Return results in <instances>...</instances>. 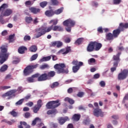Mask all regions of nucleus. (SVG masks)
Masks as SVG:
<instances>
[{
	"mask_svg": "<svg viewBox=\"0 0 128 128\" xmlns=\"http://www.w3.org/2000/svg\"><path fill=\"white\" fill-rule=\"evenodd\" d=\"M102 44L97 41H92L90 42L87 47L86 50L88 52H92L93 51H98L102 48Z\"/></svg>",
	"mask_w": 128,
	"mask_h": 128,
	"instance_id": "1",
	"label": "nucleus"
},
{
	"mask_svg": "<svg viewBox=\"0 0 128 128\" xmlns=\"http://www.w3.org/2000/svg\"><path fill=\"white\" fill-rule=\"evenodd\" d=\"M0 64H2L4 62H6L8 57L10 56V52H8V48L6 47L4 45H2L0 47Z\"/></svg>",
	"mask_w": 128,
	"mask_h": 128,
	"instance_id": "2",
	"label": "nucleus"
},
{
	"mask_svg": "<svg viewBox=\"0 0 128 128\" xmlns=\"http://www.w3.org/2000/svg\"><path fill=\"white\" fill-rule=\"evenodd\" d=\"M61 105L60 99H57V100H54L52 101H49V115L50 114H53V115H56L58 111L56 108L58 107Z\"/></svg>",
	"mask_w": 128,
	"mask_h": 128,
	"instance_id": "3",
	"label": "nucleus"
},
{
	"mask_svg": "<svg viewBox=\"0 0 128 128\" xmlns=\"http://www.w3.org/2000/svg\"><path fill=\"white\" fill-rule=\"evenodd\" d=\"M128 23H120L118 28L113 31V40L114 38H118L120 32L124 31V28L128 29Z\"/></svg>",
	"mask_w": 128,
	"mask_h": 128,
	"instance_id": "4",
	"label": "nucleus"
},
{
	"mask_svg": "<svg viewBox=\"0 0 128 128\" xmlns=\"http://www.w3.org/2000/svg\"><path fill=\"white\" fill-rule=\"evenodd\" d=\"M66 68V65L64 63H59L54 65V68L56 70V71L58 74L60 73L68 74L69 72L68 68Z\"/></svg>",
	"mask_w": 128,
	"mask_h": 128,
	"instance_id": "5",
	"label": "nucleus"
},
{
	"mask_svg": "<svg viewBox=\"0 0 128 128\" xmlns=\"http://www.w3.org/2000/svg\"><path fill=\"white\" fill-rule=\"evenodd\" d=\"M62 24L64 26H66V30L67 32H71L72 27H74L76 25V21L70 18L67 19L64 21Z\"/></svg>",
	"mask_w": 128,
	"mask_h": 128,
	"instance_id": "6",
	"label": "nucleus"
},
{
	"mask_svg": "<svg viewBox=\"0 0 128 128\" xmlns=\"http://www.w3.org/2000/svg\"><path fill=\"white\" fill-rule=\"evenodd\" d=\"M38 66V64L35 65H29L27 66L24 70V75L25 76H29V74H30L34 72V70Z\"/></svg>",
	"mask_w": 128,
	"mask_h": 128,
	"instance_id": "7",
	"label": "nucleus"
},
{
	"mask_svg": "<svg viewBox=\"0 0 128 128\" xmlns=\"http://www.w3.org/2000/svg\"><path fill=\"white\" fill-rule=\"evenodd\" d=\"M72 64L74 65V66H72V71L74 73H76V72L80 70L81 66L84 65V62L81 61L78 62V60H73Z\"/></svg>",
	"mask_w": 128,
	"mask_h": 128,
	"instance_id": "8",
	"label": "nucleus"
},
{
	"mask_svg": "<svg viewBox=\"0 0 128 128\" xmlns=\"http://www.w3.org/2000/svg\"><path fill=\"white\" fill-rule=\"evenodd\" d=\"M128 76V69H124L122 71L118 73V80H124Z\"/></svg>",
	"mask_w": 128,
	"mask_h": 128,
	"instance_id": "9",
	"label": "nucleus"
},
{
	"mask_svg": "<svg viewBox=\"0 0 128 128\" xmlns=\"http://www.w3.org/2000/svg\"><path fill=\"white\" fill-rule=\"evenodd\" d=\"M93 114L94 116L96 117H99L100 116L101 117H104V112L102 111V109L100 108V106L98 105V107L97 108H94V110H93Z\"/></svg>",
	"mask_w": 128,
	"mask_h": 128,
	"instance_id": "10",
	"label": "nucleus"
},
{
	"mask_svg": "<svg viewBox=\"0 0 128 128\" xmlns=\"http://www.w3.org/2000/svg\"><path fill=\"white\" fill-rule=\"evenodd\" d=\"M121 54V52H118L116 55L113 56L112 60H114V66H116V69L118 65L119 62L120 61V56Z\"/></svg>",
	"mask_w": 128,
	"mask_h": 128,
	"instance_id": "11",
	"label": "nucleus"
},
{
	"mask_svg": "<svg viewBox=\"0 0 128 128\" xmlns=\"http://www.w3.org/2000/svg\"><path fill=\"white\" fill-rule=\"evenodd\" d=\"M38 32L36 35V38H38L42 36H43V34H44L46 32H48V28H46V27H42L38 30Z\"/></svg>",
	"mask_w": 128,
	"mask_h": 128,
	"instance_id": "12",
	"label": "nucleus"
},
{
	"mask_svg": "<svg viewBox=\"0 0 128 128\" xmlns=\"http://www.w3.org/2000/svg\"><path fill=\"white\" fill-rule=\"evenodd\" d=\"M16 92V90H12L3 94L2 95V98H6V96H8L9 98H8V100H10V98H12V96H16V94H14Z\"/></svg>",
	"mask_w": 128,
	"mask_h": 128,
	"instance_id": "13",
	"label": "nucleus"
},
{
	"mask_svg": "<svg viewBox=\"0 0 128 128\" xmlns=\"http://www.w3.org/2000/svg\"><path fill=\"white\" fill-rule=\"evenodd\" d=\"M50 45V47H54L56 46L58 48H60L62 47V46L63 42L62 41H54L53 42H51Z\"/></svg>",
	"mask_w": 128,
	"mask_h": 128,
	"instance_id": "14",
	"label": "nucleus"
},
{
	"mask_svg": "<svg viewBox=\"0 0 128 128\" xmlns=\"http://www.w3.org/2000/svg\"><path fill=\"white\" fill-rule=\"evenodd\" d=\"M70 118L68 116H64V117H59L58 118V122L60 125H62L66 121H69Z\"/></svg>",
	"mask_w": 128,
	"mask_h": 128,
	"instance_id": "15",
	"label": "nucleus"
},
{
	"mask_svg": "<svg viewBox=\"0 0 128 128\" xmlns=\"http://www.w3.org/2000/svg\"><path fill=\"white\" fill-rule=\"evenodd\" d=\"M51 30H53L54 31H62L63 28L61 26H58L56 25L54 27V25H52L49 27V32L50 31H51Z\"/></svg>",
	"mask_w": 128,
	"mask_h": 128,
	"instance_id": "16",
	"label": "nucleus"
},
{
	"mask_svg": "<svg viewBox=\"0 0 128 128\" xmlns=\"http://www.w3.org/2000/svg\"><path fill=\"white\" fill-rule=\"evenodd\" d=\"M12 14V9H6L2 14V16H10Z\"/></svg>",
	"mask_w": 128,
	"mask_h": 128,
	"instance_id": "17",
	"label": "nucleus"
},
{
	"mask_svg": "<svg viewBox=\"0 0 128 128\" xmlns=\"http://www.w3.org/2000/svg\"><path fill=\"white\" fill-rule=\"evenodd\" d=\"M48 80V74H44L40 75L39 77L38 78V82H44V80Z\"/></svg>",
	"mask_w": 128,
	"mask_h": 128,
	"instance_id": "18",
	"label": "nucleus"
},
{
	"mask_svg": "<svg viewBox=\"0 0 128 128\" xmlns=\"http://www.w3.org/2000/svg\"><path fill=\"white\" fill-rule=\"evenodd\" d=\"M29 10L31 12L34 14H38V12H40V9L38 8H36V7H30L29 8Z\"/></svg>",
	"mask_w": 128,
	"mask_h": 128,
	"instance_id": "19",
	"label": "nucleus"
},
{
	"mask_svg": "<svg viewBox=\"0 0 128 128\" xmlns=\"http://www.w3.org/2000/svg\"><path fill=\"white\" fill-rule=\"evenodd\" d=\"M70 51V47H67L66 48L60 49V50L58 52V53H62V54H68V53H69V52Z\"/></svg>",
	"mask_w": 128,
	"mask_h": 128,
	"instance_id": "20",
	"label": "nucleus"
},
{
	"mask_svg": "<svg viewBox=\"0 0 128 128\" xmlns=\"http://www.w3.org/2000/svg\"><path fill=\"white\" fill-rule=\"evenodd\" d=\"M81 117V114H78L76 113L74 114V115L72 117V120L74 121H79L80 120Z\"/></svg>",
	"mask_w": 128,
	"mask_h": 128,
	"instance_id": "21",
	"label": "nucleus"
},
{
	"mask_svg": "<svg viewBox=\"0 0 128 128\" xmlns=\"http://www.w3.org/2000/svg\"><path fill=\"white\" fill-rule=\"evenodd\" d=\"M106 40L110 41V40H114V34L112 32V34L109 32L108 33H106Z\"/></svg>",
	"mask_w": 128,
	"mask_h": 128,
	"instance_id": "22",
	"label": "nucleus"
},
{
	"mask_svg": "<svg viewBox=\"0 0 128 128\" xmlns=\"http://www.w3.org/2000/svg\"><path fill=\"white\" fill-rule=\"evenodd\" d=\"M26 50H28V48L26 46H20L18 49V52L19 54H22L24 53V52Z\"/></svg>",
	"mask_w": 128,
	"mask_h": 128,
	"instance_id": "23",
	"label": "nucleus"
},
{
	"mask_svg": "<svg viewBox=\"0 0 128 128\" xmlns=\"http://www.w3.org/2000/svg\"><path fill=\"white\" fill-rule=\"evenodd\" d=\"M8 68V66L7 64H4L0 68V72H6Z\"/></svg>",
	"mask_w": 128,
	"mask_h": 128,
	"instance_id": "24",
	"label": "nucleus"
},
{
	"mask_svg": "<svg viewBox=\"0 0 128 128\" xmlns=\"http://www.w3.org/2000/svg\"><path fill=\"white\" fill-rule=\"evenodd\" d=\"M64 100L68 102L70 104H74L75 102L74 99H72V98H70L69 97H66Z\"/></svg>",
	"mask_w": 128,
	"mask_h": 128,
	"instance_id": "25",
	"label": "nucleus"
},
{
	"mask_svg": "<svg viewBox=\"0 0 128 128\" xmlns=\"http://www.w3.org/2000/svg\"><path fill=\"white\" fill-rule=\"evenodd\" d=\"M37 122H42V119L40 118H36L32 122V126H36Z\"/></svg>",
	"mask_w": 128,
	"mask_h": 128,
	"instance_id": "26",
	"label": "nucleus"
},
{
	"mask_svg": "<svg viewBox=\"0 0 128 128\" xmlns=\"http://www.w3.org/2000/svg\"><path fill=\"white\" fill-rule=\"evenodd\" d=\"M29 50L30 52H36L38 50V47L35 45H33L30 48Z\"/></svg>",
	"mask_w": 128,
	"mask_h": 128,
	"instance_id": "27",
	"label": "nucleus"
},
{
	"mask_svg": "<svg viewBox=\"0 0 128 128\" xmlns=\"http://www.w3.org/2000/svg\"><path fill=\"white\" fill-rule=\"evenodd\" d=\"M10 114L14 118H16L18 116V112H16V110L14 109L12 111L10 112Z\"/></svg>",
	"mask_w": 128,
	"mask_h": 128,
	"instance_id": "28",
	"label": "nucleus"
},
{
	"mask_svg": "<svg viewBox=\"0 0 128 128\" xmlns=\"http://www.w3.org/2000/svg\"><path fill=\"white\" fill-rule=\"evenodd\" d=\"M33 112H34V114H38V112L40 110V107H38V106H36V105H35L34 107H33Z\"/></svg>",
	"mask_w": 128,
	"mask_h": 128,
	"instance_id": "29",
	"label": "nucleus"
},
{
	"mask_svg": "<svg viewBox=\"0 0 128 128\" xmlns=\"http://www.w3.org/2000/svg\"><path fill=\"white\" fill-rule=\"evenodd\" d=\"M64 9V7H61V8H60L59 9L56 10L55 14H56V15H58L59 14H60L63 12Z\"/></svg>",
	"mask_w": 128,
	"mask_h": 128,
	"instance_id": "30",
	"label": "nucleus"
},
{
	"mask_svg": "<svg viewBox=\"0 0 128 128\" xmlns=\"http://www.w3.org/2000/svg\"><path fill=\"white\" fill-rule=\"evenodd\" d=\"M25 22H27V24H30L32 22V18L30 16H26L25 18Z\"/></svg>",
	"mask_w": 128,
	"mask_h": 128,
	"instance_id": "31",
	"label": "nucleus"
},
{
	"mask_svg": "<svg viewBox=\"0 0 128 128\" xmlns=\"http://www.w3.org/2000/svg\"><path fill=\"white\" fill-rule=\"evenodd\" d=\"M84 38H78L75 42L76 45H80L83 42Z\"/></svg>",
	"mask_w": 128,
	"mask_h": 128,
	"instance_id": "32",
	"label": "nucleus"
},
{
	"mask_svg": "<svg viewBox=\"0 0 128 128\" xmlns=\"http://www.w3.org/2000/svg\"><path fill=\"white\" fill-rule=\"evenodd\" d=\"M42 104H43L42 100H38L37 104H36V106L40 108L42 106Z\"/></svg>",
	"mask_w": 128,
	"mask_h": 128,
	"instance_id": "33",
	"label": "nucleus"
},
{
	"mask_svg": "<svg viewBox=\"0 0 128 128\" xmlns=\"http://www.w3.org/2000/svg\"><path fill=\"white\" fill-rule=\"evenodd\" d=\"M40 6L41 8H44L45 6H48V2H42L40 3Z\"/></svg>",
	"mask_w": 128,
	"mask_h": 128,
	"instance_id": "34",
	"label": "nucleus"
},
{
	"mask_svg": "<svg viewBox=\"0 0 128 128\" xmlns=\"http://www.w3.org/2000/svg\"><path fill=\"white\" fill-rule=\"evenodd\" d=\"M48 56L46 57H43L39 60V62L40 64L42 62H48Z\"/></svg>",
	"mask_w": 128,
	"mask_h": 128,
	"instance_id": "35",
	"label": "nucleus"
},
{
	"mask_svg": "<svg viewBox=\"0 0 128 128\" xmlns=\"http://www.w3.org/2000/svg\"><path fill=\"white\" fill-rule=\"evenodd\" d=\"M24 99L22 98L20 100H19L18 102H16L15 104L16 106H22V103L24 102Z\"/></svg>",
	"mask_w": 128,
	"mask_h": 128,
	"instance_id": "36",
	"label": "nucleus"
},
{
	"mask_svg": "<svg viewBox=\"0 0 128 128\" xmlns=\"http://www.w3.org/2000/svg\"><path fill=\"white\" fill-rule=\"evenodd\" d=\"M60 85V83L58 82H54V83L50 85L51 88H55L56 87H58Z\"/></svg>",
	"mask_w": 128,
	"mask_h": 128,
	"instance_id": "37",
	"label": "nucleus"
},
{
	"mask_svg": "<svg viewBox=\"0 0 128 128\" xmlns=\"http://www.w3.org/2000/svg\"><path fill=\"white\" fill-rule=\"evenodd\" d=\"M38 54H34L30 58V62H32L33 60H36V58H38Z\"/></svg>",
	"mask_w": 128,
	"mask_h": 128,
	"instance_id": "38",
	"label": "nucleus"
},
{
	"mask_svg": "<svg viewBox=\"0 0 128 128\" xmlns=\"http://www.w3.org/2000/svg\"><path fill=\"white\" fill-rule=\"evenodd\" d=\"M30 36L28 35H26L24 38V42H28L30 40Z\"/></svg>",
	"mask_w": 128,
	"mask_h": 128,
	"instance_id": "39",
	"label": "nucleus"
},
{
	"mask_svg": "<svg viewBox=\"0 0 128 128\" xmlns=\"http://www.w3.org/2000/svg\"><path fill=\"white\" fill-rule=\"evenodd\" d=\"M48 68V64H44L40 66V70H44L45 68Z\"/></svg>",
	"mask_w": 128,
	"mask_h": 128,
	"instance_id": "40",
	"label": "nucleus"
},
{
	"mask_svg": "<svg viewBox=\"0 0 128 128\" xmlns=\"http://www.w3.org/2000/svg\"><path fill=\"white\" fill-rule=\"evenodd\" d=\"M58 123H54V122H52L50 124V128H58Z\"/></svg>",
	"mask_w": 128,
	"mask_h": 128,
	"instance_id": "41",
	"label": "nucleus"
},
{
	"mask_svg": "<svg viewBox=\"0 0 128 128\" xmlns=\"http://www.w3.org/2000/svg\"><path fill=\"white\" fill-rule=\"evenodd\" d=\"M54 14H56L55 11L54 12L52 9H50V10H49V17H52L54 15Z\"/></svg>",
	"mask_w": 128,
	"mask_h": 128,
	"instance_id": "42",
	"label": "nucleus"
},
{
	"mask_svg": "<svg viewBox=\"0 0 128 128\" xmlns=\"http://www.w3.org/2000/svg\"><path fill=\"white\" fill-rule=\"evenodd\" d=\"M50 24L51 23H52L53 25H55V26H56V25L58 24V20H57L56 19L54 20H51L50 21V22H49Z\"/></svg>",
	"mask_w": 128,
	"mask_h": 128,
	"instance_id": "43",
	"label": "nucleus"
},
{
	"mask_svg": "<svg viewBox=\"0 0 128 128\" xmlns=\"http://www.w3.org/2000/svg\"><path fill=\"white\" fill-rule=\"evenodd\" d=\"M8 88H10V86H2L0 87V90H8Z\"/></svg>",
	"mask_w": 128,
	"mask_h": 128,
	"instance_id": "44",
	"label": "nucleus"
},
{
	"mask_svg": "<svg viewBox=\"0 0 128 128\" xmlns=\"http://www.w3.org/2000/svg\"><path fill=\"white\" fill-rule=\"evenodd\" d=\"M0 22L2 24H4L6 23V22L4 20V18H2V15H1L0 16Z\"/></svg>",
	"mask_w": 128,
	"mask_h": 128,
	"instance_id": "45",
	"label": "nucleus"
},
{
	"mask_svg": "<svg viewBox=\"0 0 128 128\" xmlns=\"http://www.w3.org/2000/svg\"><path fill=\"white\" fill-rule=\"evenodd\" d=\"M26 122H20V125L18 126V128H24L23 126H26Z\"/></svg>",
	"mask_w": 128,
	"mask_h": 128,
	"instance_id": "46",
	"label": "nucleus"
},
{
	"mask_svg": "<svg viewBox=\"0 0 128 128\" xmlns=\"http://www.w3.org/2000/svg\"><path fill=\"white\" fill-rule=\"evenodd\" d=\"M112 1L114 5H118L122 2V0H112Z\"/></svg>",
	"mask_w": 128,
	"mask_h": 128,
	"instance_id": "47",
	"label": "nucleus"
},
{
	"mask_svg": "<svg viewBox=\"0 0 128 128\" xmlns=\"http://www.w3.org/2000/svg\"><path fill=\"white\" fill-rule=\"evenodd\" d=\"M51 2L52 4L54 6H57L59 4L58 0H51Z\"/></svg>",
	"mask_w": 128,
	"mask_h": 128,
	"instance_id": "48",
	"label": "nucleus"
},
{
	"mask_svg": "<svg viewBox=\"0 0 128 128\" xmlns=\"http://www.w3.org/2000/svg\"><path fill=\"white\" fill-rule=\"evenodd\" d=\"M88 62L89 64H92V63H96V59L94 58H90L88 60Z\"/></svg>",
	"mask_w": 128,
	"mask_h": 128,
	"instance_id": "49",
	"label": "nucleus"
},
{
	"mask_svg": "<svg viewBox=\"0 0 128 128\" xmlns=\"http://www.w3.org/2000/svg\"><path fill=\"white\" fill-rule=\"evenodd\" d=\"M56 75L55 71H50L49 72V78L50 77H54Z\"/></svg>",
	"mask_w": 128,
	"mask_h": 128,
	"instance_id": "50",
	"label": "nucleus"
},
{
	"mask_svg": "<svg viewBox=\"0 0 128 128\" xmlns=\"http://www.w3.org/2000/svg\"><path fill=\"white\" fill-rule=\"evenodd\" d=\"M8 8V4H4L2 5V6L0 7V12L2 10H4L5 8Z\"/></svg>",
	"mask_w": 128,
	"mask_h": 128,
	"instance_id": "51",
	"label": "nucleus"
},
{
	"mask_svg": "<svg viewBox=\"0 0 128 128\" xmlns=\"http://www.w3.org/2000/svg\"><path fill=\"white\" fill-rule=\"evenodd\" d=\"M16 122V120H11L10 121H7L8 124L9 126H12V124H14Z\"/></svg>",
	"mask_w": 128,
	"mask_h": 128,
	"instance_id": "52",
	"label": "nucleus"
},
{
	"mask_svg": "<svg viewBox=\"0 0 128 128\" xmlns=\"http://www.w3.org/2000/svg\"><path fill=\"white\" fill-rule=\"evenodd\" d=\"M30 98H32V95L30 94H28L26 96H25L24 98H23V99L25 100H30Z\"/></svg>",
	"mask_w": 128,
	"mask_h": 128,
	"instance_id": "53",
	"label": "nucleus"
},
{
	"mask_svg": "<svg viewBox=\"0 0 128 128\" xmlns=\"http://www.w3.org/2000/svg\"><path fill=\"white\" fill-rule=\"evenodd\" d=\"M27 80L29 82H34V78H32V77L28 78Z\"/></svg>",
	"mask_w": 128,
	"mask_h": 128,
	"instance_id": "54",
	"label": "nucleus"
},
{
	"mask_svg": "<svg viewBox=\"0 0 128 128\" xmlns=\"http://www.w3.org/2000/svg\"><path fill=\"white\" fill-rule=\"evenodd\" d=\"M25 4L26 6H32V4H34V3H32V1L30 0H28L26 2Z\"/></svg>",
	"mask_w": 128,
	"mask_h": 128,
	"instance_id": "55",
	"label": "nucleus"
},
{
	"mask_svg": "<svg viewBox=\"0 0 128 128\" xmlns=\"http://www.w3.org/2000/svg\"><path fill=\"white\" fill-rule=\"evenodd\" d=\"M100 75L99 74V73H96V74H94V75L93 78L94 79H98V78H100Z\"/></svg>",
	"mask_w": 128,
	"mask_h": 128,
	"instance_id": "56",
	"label": "nucleus"
},
{
	"mask_svg": "<svg viewBox=\"0 0 128 128\" xmlns=\"http://www.w3.org/2000/svg\"><path fill=\"white\" fill-rule=\"evenodd\" d=\"M12 74H7L5 77L6 80H12Z\"/></svg>",
	"mask_w": 128,
	"mask_h": 128,
	"instance_id": "57",
	"label": "nucleus"
},
{
	"mask_svg": "<svg viewBox=\"0 0 128 128\" xmlns=\"http://www.w3.org/2000/svg\"><path fill=\"white\" fill-rule=\"evenodd\" d=\"M84 95V92H80L77 94V96H78V97H82Z\"/></svg>",
	"mask_w": 128,
	"mask_h": 128,
	"instance_id": "58",
	"label": "nucleus"
},
{
	"mask_svg": "<svg viewBox=\"0 0 128 128\" xmlns=\"http://www.w3.org/2000/svg\"><path fill=\"white\" fill-rule=\"evenodd\" d=\"M30 116V113L26 112V113L24 114V118H28Z\"/></svg>",
	"mask_w": 128,
	"mask_h": 128,
	"instance_id": "59",
	"label": "nucleus"
},
{
	"mask_svg": "<svg viewBox=\"0 0 128 128\" xmlns=\"http://www.w3.org/2000/svg\"><path fill=\"white\" fill-rule=\"evenodd\" d=\"M26 106H30V108H32V106H34V102H30L26 104Z\"/></svg>",
	"mask_w": 128,
	"mask_h": 128,
	"instance_id": "60",
	"label": "nucleus"
},
{
	"mask_svg": "<svg viewBox=\"0 0 128 128\" xmlns=\"http://www.w3.org/2000/svg\"><path fill=\"white\" fill-rule=\"evenodd\" d=\"M126 100H128V94H126L125 95V96H124V98L123 100H122V103H125Z\"/></svg>",
	"mask_w": 128,
	"mask_h": 128,
	"instance_id": "61",
	"label": "nucleus"
},
{
	"mask_svg": "<svg viewBox=\"0 0 128 128\" xmlns=\"http://www.w3.org/2000/svg\"><path fill=\"white\" fill-rule=\"evenodd\" d=\"M100 84L102 87H104L106 86V82L104 81H100Z\"/></svg>",
	"mask_w": 128,
	"mask_h": 128,
	"instance_id": "62",
	"label": "nucleus"
},
{
	"mask_svg": "<svg viewBox=\"0 0 128 128\" xmlns=\"http://www.w3.org/2000/svg\"><path fill=\"white\" fill-rule=\"evenodd\" d=\"M98 31L100 33H103L104 32V30H102V27H98Z\"/></svg>",
	"mask_w": 128,
	"mask_h": 128,
	"instance_id": "63",
	"label": "nucleus"
},
{
	"mask_svg": "<svg viewBox=\"0 0 128 128\" xmlns=\"http://www.w3.org/2000/svg\"><path fill=\"white\" fill-rule=\"evenodd\" d=\"M40 74L39 73H36L34 75L32 76V78H40Z\"/></svg>",
	"mask_w": 128,
	"mask_h": 128,
	"instance_id": "64",
	"label": "nucleus"
}]
</instances>
